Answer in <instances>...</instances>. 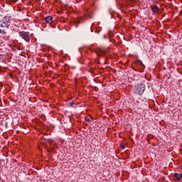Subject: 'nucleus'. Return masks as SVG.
<instances>
[{"label":"nucleus","mask_w":182,"mask_h":182,"mask_svg":"<svg viewBox=\"0 0 182 182\" xmlns=\"http://www.w3.org/2000/svg\"><path fill=\"white\" fill-rule=\"evenodd\" d=\"M11 25V18L8 16H4L0 20V33L3 35L6 33V29H9Z\"/></svg>","instance_id":"1"},{"label":"nucleus","mask_w":182,"mask_h":182,"mask_svg":"<svg viewBox=\"0 0 182 182\" xmlns=\"http://www.w3.org/2000/svg\"><path fill=\"white\" fill-rule=\"evenodd\" d=\"M146 90V85L143 82L137 83L134 87V93L136 96H141Z\"/></svg>","instance_id":"2"},{"label":"nucleus","mask_w":182,"mask_h":182,"mask_svg":"<svg viewBox=\"0 0 182 182\" xmlns=\"http://www.w3.org/2000/svg\"><path fill=\"white\" fill-rule=\"evenodd\" d=\"M18 34L22 39L26 41V42H31V35L29 34V32L20 31Z\"/></svg>","instance_id":"3"},{"label":"nucleus","mask_w":182,"mask_h":182,"mask_svg":"<svg viewBox=\"0 0 182 182\" xmlns=\"http://www.w3.org/2000/svg\"><path fill=\"white\" fill-rule=\"evenodd\" d=\"M151 9L154 14H158V12H159V11H160V9L159 8V6H157V5L151 6Z\"/></svg>","instance_id":"4"},{"label":"nucleus","mask_w":182,"mask_h":182,"mask_svg":"<svg viewBox=\"0 0 182 182\" xmlns=\"http://www.w3.org/2000/svg\"><path fill=\"white\" fill-rule=\"evenodd\" d=\"M45 21H46V23H48V25H50V23H52V22H53V17H52L50 16H47L45 18Z\"/></svg>","instance_id":"5"},{"label":"nucleus","mask_w":182,"mask_h":182,"mask_svg":"<svg viewBox=\"0 0 182 182\" xmlns=\"http://www.w3.org/2000/svg\"><path fill=\"white\" fill-rule=\"evenodd\" d=\"M96 53L97 55V56H104V55H105V52L104 50H102V49H98L96 51Z\"/></svg>","instance_id":"6"},{"label":"nucleus","mask_w":182,"mask_h":182,"mask_svg":"<svg viewBox=\"0 0 182 182\" xmlns=\"http://www.w3.org/2000/svg\"><path fill=\"white\" fill-rule=\"evenodd\" d=\"M12 31H15V32H19V27L16 26V24H13L11 26Z\"/></svg>","instance_id":"7"},{"label":"nucleus","mask_w":182,"mask_h":182,"mask_svg":"<svg viewBox=\"0 0 182 182\" xmlns=\"http://www.w3.org/2000/svg\"><path fill=\"white\" fill-rule=\"evenodd\" d=\"M173 177L176 178V181H180V173H175Z\"/></svg>","instance_id":"8"},{"label":"nucleus","mask_w":182,"mask_h":182,"mask_svg":"<svg viewBox=\"0 0 182 182\" xmlns=\"http://www.w3.org/2000/svg\"><path fill=\"white\" fill-rule=\"evenodd\" d=\"M85 120H86V122H93L92 120H93V118L92 117H90V116H88V117H87L86 118H85Z\"/></svg>","instance_id":"9"},{"label":"nucleus","mask_w":182,"mask_h":182,"mask_svg":"<svg viewBox=\"0 0 182 182\" xmlns=\"http://www.w3.org/2000/svg\"><path fill=\"white\" fill-rule=\"evenodd\" d=\"M86 15H87V18H93V15H92V13H90L89 11L87 12Z\"/></svg>","instance_id":"10"},{"label":"nucleus","mask_w":182,"mask_h":182,"mask_svg":"<svg viewBox=\"0 0 182 182\" xmlns=\"http://www.w3.org/2000/svg\"><path fill=\"white\" fill-rule=\"evenodd\" d=\"M139 64H140L141 66H144V65L143 64V62H141V60H139Z\"/></svg>","instance_id":"11"},{"label":"nucleus","mask_w":182,"mask_h":182,"mask_svg":"<svg viewBox=\"0 0 182 182\" xmlns=\"http://www.w3.org/2000/svg\"><path fill=\"white\" fill-rule=\"evenodd\" d=\"M88 72H90V73H93V68H91Z\"/></svg>","instance_id":"12"},{"label":"nucleus","mask_w":182,"mask_h":182,"mask_svg":"<svg viewBox=\"0 0 182 182\" xmlns=\"http://www.w3.org/2000/svg\"><path fill=\"white\" fill-rule=\"evenodd\" d=\"M122 149H126V146L125 145H121Z\"/></svg>","instance_id":"13"},{"label":"nucleus","mask_w":182,"mask_h":182,"mask_svg":"<svg viewBox=\"0 0 182 182\" xmlns=\"http://www.w3.org/2000/svg\"><path fill=\"white\" fill-rule=\"evenodd\" d=\"M179 178H182V173H179Z\"/></svg>","instance_id":"14"},{"label":"nucleus","mask_w":182,"mask_h":182,"mask_svg":"<svg viewBox=\"0 0 182 182\" xmlns=\"http://www.w3.org/2000/svg\"><path fill=\"white\" fill-rule=\"evenodd\" d=\"M70 106H73L74 104H73V102H70Z\"/></svg>","instance_id":"15"},{"label":"nucleus","mask_w":182,"mask_h":182,"mask_svg":"<svg viewBox=\"0 0 182 182\" xmlns=\"http://www.w3.org/2000/svg\"><path fill=\"white\" fill-rule=\"evenodd\" d=\"M77 25H79V23L76 24V27L77 28Z\"/></svg>","instance_id":"16"}]
</instances>
